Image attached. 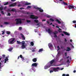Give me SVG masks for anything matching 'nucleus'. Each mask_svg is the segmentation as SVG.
<instances>
[{
  "label": "nucleus",
  "mask_w": 76,
  "mask_h": 76,
  "mask_svg": "<svg viewBox=\"0 0 76 76\" xmlns=\"http://www.w3.org/2000/svg\"><path fill=\"white\" fill-rule=\"evenodd\" d=\"M15 40V38H11L8 41V43L9 44H13L15 42L14 41Z\"/></svg>",
  "instance_id": "f257e3e1"
},
{
  "label": "nucleus",
  "mask_w": 76,
  "mask_h": 76,
  "mask_svg": "<svg viewBox=\"0 0 76 76\" xmlns=\"http://www.w3.org/2000/svg\"><path fill=\"white\" fill-rule=\"evenodd\" d=\"M15 21H16V24L18 25V24H21L22 23V20L20 18L17 19L15 20Z\"/></svg>",
  "instance_id": "f03ea898"
},
{
  "label": "nucleus",
  "mask_w": 76,
  "mask_h": 76,
  "mask_svg": "<svg viewBox=\"0 0 76 76\" xmlns=\"http://www.w3.org/2000/svg\"><path fill=\"white\" fill-rule=\"evenodd\" d=\"M34 8L36 9H37V10H38L40 12H44V10H43L42 9H41V8L37 7L36 6H34Z\"/></svg>",
  "instance_id": "7ed1b4c3"
},
{
  "label": "nucleus",
  "mask_w": 76,
  "mask_h": 76,
  "mask_svg": "<svg viewBox=\"0 0 76 76\" xmlns=\"http://www.w3.org/2000/svg\"><path fill=\"white\" fill-rule=\"evenodd\" d=\"M25 42L24 41H22L21 47L22 49H24V48H26V46H25Z\"/></svg>",
  "instance_id": "20e7f679"
},
{
  "label": "nucleus",
  "mask_w": 76,
  "mask_h": 76,
  "mask_svg": "<svg viewBox=\"0 0 76 76\" xmlns=\"http://www.w3.org/2000/svg\"><path fill=\"white\" fill-rule=\"evenodd\" d=\"M68 7L69 9H74L75 7L76 8V7L75 6H73V5H69L68 6Z\"/></svg>",
  "instance_id": "39448f33"
},
{
  "label": "nucleus",
  "mask_w": 76,
  "mask_h": 76,
  "mask_svg": "<svg viewBox=\"0 0 76 76\" xmlns=\"http://www.w3.org/2000/svg\"><path fill=\"white\" fill-rule=\"evenodd\" d=\"M17 4L16 3H14L12 4H11L9 5V7H14Z\"/></svg>",
  "instance_id": "423d86ee"
},
{
  "label": "nucleus",
  "mask_w": 76,
  "mask_h": 76,
  "mask_svg": "<svg viewBox=\"0 0 76 76\" xmlns=\"http://www.w3.org/2000/svg\"><path fill=\"white\" fill-rule=\"evenodd\" d=\"M58 32L56 31H55V32H53V34L54 35H55L54 37L55 38H57V36L56 34H58Z\"/></svg>",
  "instance_id": "0eeeda50"
},
{
  "label": "nucleus",
  "mask_w": 76,
  "mask_h": 76,
  "mask_svg": "<svg viewBox=\"0 0 76 76\" xmlns=\"http://www.w3.org/2000/svg\"><path fill=\"white\" fill-rule=\"evenodd\" d=\"M60 68L59 67H57L56 68H54L53 69V70L54 72H57L58 71V70Z\"/></svg>",
  "instance_id": "6e6552de"
},
{
  "label": "nucleus",
  "mask_w": 76,
  "mask_h": 76,
  "mask_svg": "<svg viewBox=\"0 0 76 76\" xmlns=\"http://www.w3.org/2000/svg\"><path fill=\"white\" fill-rule=\"evenodd\" d=\"M33 66H34V67H37V63L33 64L31 65V67H33Z\"/></svg>",
  "instance_id": "1a4fd4ad"
},
{
  "label": "nucleus",
  "mask_w": 76,
  "mask_h": 76,
  "mask_svg": "<svg viewBox=\"0 0 76 76\" xmlns=\"http://www.w3.org/2000/svg\"><path fill=\"white\" fill-rule=\"evenodd\" d=\"M63 32L64 34H65V35H68V36H69L70 35V34L66 32L63 31Z\"/></svg>",
  "instance_id": "9d476101"
},
{
  "label": "nucleus",
  "mask_w": 76,
  "mask_h": 76,
  "mask_svg": "<svg viewBox=\"0 0 76 76\" xmlns=\"http://www.w3.org/2000/svg\"><path fill=\"white\" fill-rule=\"evenodd\" d=\"M54 62H55V60L53 59L50 61V63L51 64H52L54 63Z\"/></svg>",
  "instance_id": "9b49d317"
},
{
  "label": "nucleus",
  "mask_w": 76,
  "mask_h": 76,
  "mask_svg": "<svg viewBox=\"0 0 76 76\" xmlns=\"http://www.w3.org/2000/svg\"><path fill=\"white\" fill-rule=\"evenodd\" d=\"M20 35H21V37H22V38H23V40H25V37L24 36V35H23V34H20Z\"/></svg>",
  "instance_id": "f8f14e48"
},
{
  "label": "nucleus",
  "mask_w": 76,
  "mask_h": 76,
  "mask_svg": "<svg viewBox=\"0 0 76 76\" xmlns=\"http://www.w3.org/2000/svg\"><path fill=\"white\" fill-rule=\"evenodd\" d=\"M50 66H51V65H50L49 66H45L44 69H48V68H49V67H50Z\"/></svg>",
  "instance_id": "ddd939ff"
},
{
  "label": "nucleus",
  "mask_w": 76,
  "mask_h": 76,
  "mask_svg": "<svg viewBox=\"0 0 76 76\" xmlns=\"http://www.w3.org/2000/svg\"><path fill=\"white\" fill-rule=\"evenodd\" d=\"M9 60V59H8V56H7L6 57V58L5 59V61L4 62V63H6V61Z\"/></svg>",
  "instance_id": "4468645a"
},
{
  "label": "nucleus",
  "mask_w": 76,
  "mask_h": 76,
  "mask_svg": "<svg viewBox=\"0 0 76 76\" xmlns=\"http://www.w3.org/2000/svg\"><path fill=\"white\" fill-rule=\"evenodd\" d=\"M34 16H35V15H31L30 18L31 19H34Z\"/></svg>",
  "instance_id": "2eb2a0df"
},
{
  "label": "nucleus",
  "mask_w": 76,
  "mask_h": 76,
  "mask_svg": "<svg viewBox=\"0 0 76 76\" xmlns=\"http://www.w3.org/2000/svg\"><path fill=\"white\" fill-rule=\"evenodd\" d=\"M48 46L49 47H53V45L51 43H50L48 44Z\"/></svg>",
  "instance_id": "dca6fc26"
},
{
  "label": "nucleus",
  "mask_w": 76,
  "mask_h": 76,
  "mask_svg": "<svg viewBox=\"0 0 76 76\" xmlns=\"http://www.w3.org/2000/svg\"><path fill=\"white\" fill-rule=\"evenodd\" d=\"M32 61L33 62H36V61H37V58H34L33 59Z\"/></svg>",
  "instance_id": "f3484780"
},
{
  "label": "nucleus",
  "mask_w": 76,
  "mask_h": 76,
  "mask_svg": "<svg viewBox=\"0 0 76 76\" xmlns=\"http://www.w3.org/2000/svg\"><path fill=\"white\" fill-rule=\"evenodd\" d=\"M17 42L18 44H22V42H20L18 41H17Z\"/></svg>",
  "instance_id": "a211bd4d"
},
{
  "label": "nucleus",
  "mask_w": 76,
  "mask_h": 76,
  "mask_svg": "<svg viewBox=\"0 0 76 76\" xmlns=\"http://www.w3.org/2000/svg\"><path fill=\"white\" fill-rule=\"evenodd\" d=\"M56 22H58V23H61V22L59 21V20L58 19H56Z\"/></svg>",
  "instance_id": "6ab92c4d"
},
{
  "label": "nucleus",
  "mask_w": 76,
  "mask_h": 76,
  "mask_svg": "<svg viewBox=\"0 0 76 76\" xmlns=\"http://www.w3.org/2000/svg\"><path fill=\"white\" fill-rule=\"evenodd\" d=\"M67 49H67V50H66V51H70V50H71V49L70 48L67 47Z\"/></svg>",
  "instance_id": "aec40b11"
},
{
  "label": "nucleus",
  "mask_w": 76,
  "mask_h": 76,
  "mask_svg": "<svg viewBox=\"0 0 76 76\" xmlns=\"http://www.w3.org/2000/svg\"><path fill=\"white\" fill-rule=\"evenodd\" d=\"M48 32L49 34H51V31L50 29H48Z\"/></svg>",
  "instance_id": "412c9836"
},
{
  "label": "nucleus",
  "mask_w": 76,
  "mask_h": 76,
  "mask_svg": "<svg viewBox=\"0 0 76 76\" xmlns=\"http://www.w3.org/2000/svg\"><path fill=\"white\" fill-rule=\"evenodd\" d=\"M63 3L64 5H65L66 6H67V5L68 4L67 3H66L64 1L63 2Z\"/></svg>",
  "instance_id": "4be33fe9"
},
{
  "label": "nucleus",
  "mask_w": 76,
  "mask_h": 76,
  "mask_svg": "<svg viewBox=\"0 0 76 76\" xmlns=\"http://www.w3.org/2000/svg\"><path fill=\"white\" fill-rule=\"evenodd\" d=\"M10 23H8V22H4V24H5V25H8V24H10Z\"/></svg>",
  "instance_id": "5701e85b"
},
{
  "label": "nucleus",
  "mask_w": 76,
  "mask_h": 76,
  "mask_svg": "<svg viewBox=\"0 0 76 76\" xmlns=\"http://www.w3.org/2000/svg\"><path fill=\"white\" fill-rule=\"evenodd\" d=\"M12 50H13V48H11L8 49V50L9 51H12Z\"/></svg>",
  "instance_id": "b1692460"
},
{
  "label": "nucleus",
  "mask_w": 76,
  "mask_h": 76,
  "mask_svg": "<svg viewBox=\"0 0 76 76\" xmlns=\"http://www.w3.org/2000/svg\"><path fill=\"white\" fill-rule=\"evenodd\" d=\"M11 11L12 12H15V11H16V9H15V8L12 9L11 10Z\"/></svg>",
  "instance_id": "393cba45"
},
{
  "label": "nucleus",
  "mask_w": 76,
  "mask_h": 76,
  "mask_svg": "<svg viewBox=\"0 0 76 76\" xmlns=\"http://www.w3.org/2000/svg\"><path fill=\"white\" fill-rule=\"evenodd\" d=\"M31 44L32 46H34V43L33 42H31Z\"/></svg>",
  "instance_id": "a878e982"
},
{
  "label": "nucleus",
  "mask_w": 76,
  "mask_h": 76,
  "mask_svg": "<svg viewBox=\"0 0 76 76\" xmlns=\"http://www.w3.org/2000/svg\"><path fill=\"white\" fill-rule=\"evenodd\" d=\"M6 34L8 35H9L10 34V32L9 31H7Z\"/></svg>",
  "instance_id": "bb28decb"
},
{
  "label": "nucleus",
  "mask_w": 76,
  "mask_h": 76,
  "mask_svg": "<svg viewBox=\"0 0 76 76\" xmlns=\"http://www.w3.org/2000/svg\"><path fill=\"white\" fill-rule=\"evenodd\" d=\"M25 4V5H30V4H31V3H27Z\"/></svg>",
  "instance_id": "cd10ccee"
},
{
  "label": "nucleus",
  "mask_w": 76,
  "mask_h": 76,
  "mask_svg": "<svg viewBox=\"0 0 76 76\" xmlns=\"http://www.w3.org/2000/svg\"><path fill=\"white\" fill-rule=\"evenodd\" d=\"M43 50V49H40L39 50V52H41V51H42Z\"/></svg>",
  "instance_id": "c85d7f7f"
},
{
  "label": "nucleus",
  "mask_w": 76,
  "mask_h": 76,
  "mask_svg": "<svg viewBox=\"0 0 76 76\" xmlns=\"http://www.w3.org/2000/svg\"><path fill=\"white\" fill-rule=\"evenodd\" d=\"M34 21L36 22V23H38V20H35Z\"/></svg>",
  "instance_id": "c756f323"
},
{
  "label": "nucleus",
  "mask_w": 76,
  "mask_h": 76,
  "mask_svg": "<svg viewBox=\"0 0 76 76\" xmlns=\"http://www.w3.org/2000/svg\"><path fill=\"white\" fill-rule=\"evenodd\" d=\"M9 4V2H5V3L4 4V5L5 6H6L7 5Z\"/></svg>",
  "instance_id": "7c9ffc66"
},
{
  "label": "nucleus",
  "mask_w": 76,
  "mask_h": 76,
  "mask_svg": "<svg viewBox=\"0 0 76 76\" xmlns=\"http://www.w3.org/2000/svg\"><path fill=\"white\" fill-rule=\"evenodd\" d=\"M38 19V17L37 16H35L34 17V19Z\"/></svg>",
  "instance_id": "2f4dec72"
},
{
  "label": "nucleus",
  "mask_w": 76,
  "mask_h": 76,
  "mask_svg": "<svg viewBox=\"0 0 76 76\" xmlns=\"http://www.w3.org/2000/svg\"><path fill=\"white\" fill-rule=\"evenodd\" d=\"M1 14L2 15H5V14L4 13V12H3V11H1Z\"/></svg>",
  "instance_id": "473e14b6"
},
{
  "label": "nucleus",
  "mask_w": 76,
  "mask_h": 76,
  "mask_svg": "<svg viewBox=\"0 0 76 76\" xmlns=\"http://www.w3.org/2000/svg\"><path fill=\"white\" fill-rule=\"evenodd\" d=\"M50 20H51V21H52V22H54V20H53V18H50Z\"/></svg>",
  "instance_id": "72a5a7b5"
},
{
  "label": "nucleus",
  "mask_w": 76,
  "mask_h": 76,
  "mask_svg": "<svg viewBox=\"0 0 76 76\" xmlns=\"http://www.w3.org/2000/svg\"><path fill=\"white\" fill-rule=\"evenodd\" d=\"M3 9V7H0V10H2Z\"/></svg>",
  "instance_id": "f704fd0d"
},
{
  "label": "nucleus",
  "mask_w": 76,
  "mask_h": 76,
  "mask_svg": "<svg viewBox=\"0 0 76 76\" xmlns=\"http://www.w3.org/2000/svg\"><path fill=\"white\" fill-rule=\"evenodd\" d=\"M27 9H30V8H31V6H28L27 7Z\"/></svg>",
  "instance_id": "c9c22d12"
},
{
  "label": "nucleus",
  "mask_w": 76,
  "mask_h": 76,
  "mask_svg": "<svg viewBox=\"0 0 76 76\" xmlns=\"http://www.w3.org/2000/svg\"><path fill=\"white\" fill-rule=\"evenodd\" d=\"M20 57L21 58H23V57H22V55H20Z\"/></svg>",
  "instance_id": "e433bc0d"
},
{
  "label": "nucleus",
  "mask_w": 76,
  "mask_h": 76,
  "mask_svg": "<svg viewBox=\"0 0 76 76\" xmlns=\"http://www.w3.org/2000/svg\"><path fill=\"white\" fill-rule=\"evenodd\" d=\"M1 32H2V34L4 35V31H2Z\"/></svg>",
  "instance_id": "4c0bfd02"
},
{
  "label": "nucleus",
  "mask_w": 76,
  "mask_h": 76,
  "mask_svg": "<svg viewBox=\"0 0 76 76\" xmlns=\"http://www.w3.org/2000/svg\"><path fill=\"white\" fill-rule=\"evenodd\" d=\"M11 14H10V13L8 12V16H11Z\"/></svg>",
  "instance_id": "58836bf2"
},
{
  "label": "nucleus",
  "mask_w": 76,
  "mask_h": 76,
  "mask_svg": "<svg viewBox=\"0 0 76 76\" xmlns=\"http://www.w3.org/2000/svg\"><path fill=\"white\" fill-rule=\"evenodd\" d=\"M72 22L74 23H76V21L75 20H73L72 21Z\"/></svg>",
  "instance_id": "ea45409f"
},
{
  "label": "nucleus",
  "mask_w": 76,
  "mask_h": 76,
  "mask_svg": "<svg viewBox=\"0 0 76 76\" xmlns=\"http://www.w3.org/2000/svg\"><path fill=\"white\" fill-rule=\"evenodd\" d=\"M27 22L28 23H30V22H31V21L29 20H27Z\"/></svg>",
  "instance_id": "a19ab883"
},
{
  "label": "nucleus",
  "mask_w": 76,
  "mask_h": 76,
  "mask_svg": "<svg viewBox=\"0 0 76 76\" xmlns=\"http://www.w3.org/2000/svg\"><path fill=\"white\" fill-rule=\"evenodd\" d=\"M11 1L12 2H15L16 0H11Z\"/></svg>",
  "instance_id": "79ce46f5"
},
{
  "label": "nucleus",
  "mask_w": 76,
  "mask_h": 76,
  "mask_svg": "<svg viewBox=\"0 0 76 76\" xmlns=\"http://www.w3.org/2000/svg\"><path fill=\"white\" fill-rule=\"evenodd\" d=\"M20 10H22V9H24V8L23 7L20 8Z\"/></svg>",
  "instance_id": "37998d69"
},
{
  "label": "nucleus",
  "mask_w": 76,
  "mask_h": 76,
  "mask_svg": "<svg viewBox=\"0 0 76 76\" xmlns=\"http://www.w3.org/2000/svg\"><path fill=\"white\" fill-rule=\"evenodd\" d=\"M2 56L3 58H5V55H2Z\"/></svg>",
  "instance_id": "c03bdc74"
},
{
  "label": "nucleus",
  "mask_w": 76,
  "mask_h": 76,
  "mask_svg": "<svg viewBox=\"0 0 76 76\" xmlns=\"http://www.w3.org/2000/svg\"><path fill=\"white\" fill-rule=\"evenodd\" d=\"M19 30H22V27H19Z\"/></svg>",
  "instance_id": "a18cd8bd"
},
{
  "label": "nucleus",
  "mask_w": 76,
  "mask_h": 76,
  "mask_svg": "<svg viewBox=\"0 0 76 76\" xmlns=\"http://www.w3.org/2000/svg\"><path fill=\"white\" fill-rule=\"evenodd\" d=\"M65 55L66 56H67V52H65Z\"/></svg>",
  "instance_id": "49530a36"
},
{
  "label": "nucleus",
  "mask_w": 76,
  "mask_h": 76,
  "mask_svg": "<svg viewBox=\"0 0 76 76\" xmlns=\"http://www.w3.org/2000/svg\"><path fill=\"white\" fill-rule=\"evenodd\" d=\"M7 11L8 12H11V10H10V9H8L7 10Z\"/></svg>",
  "instance_id": "de8ad7c7"
},
{
  "label": "nucleus",
  "mask_w": 76,
  "mask_h": 76,
  "mask_svg": "<svg viewBox=\"0 0 76 76\" xmlns=\"http://www.w3.org/2000/svg\"><path fill=\"white\" fill-rule=\"evenodd\" d=\"M21 5L20 4H19L18 5V7H20V6H21Z\"/></svg>",
  "instance_id": "09e8293b"
},
{
  "label": "nucleus",
  "mask_w": 76,
  "mask_h": 76,
  "mask_svg": "<svg viewBox=\"0 0 76 76\" xmlns=\"http://www.w3.org/2000/svg\"><path fill=\"white\" fill-rule=\"evenodd\" d=\"M47 17L48 18H50V15H48L47 16Z\"/></svg>",
  "instance_id": "8fccbe9b"
},
{
  "label": "nucleus",
  "mask_w": 76,
  "mask_h": 76,
  "mask_svg": "<svg viewBox=\"0 0 76 76\" xmlns=\"http://www.w3.org/2000/svg\"><path fill=\"white\" fill-rule=\"evenodd\" d=\"M65 42H67V39H66L65 38Z\"/></svg>",
  "instance_id": "3c124183"
},
{
  "label": "nucleus",
  "mask_w": 76,
  "mask_h": 76,
  "mask_svg": "<svg viewBox=\"0 0 76 76\" xmlns=\"http://www.w3.org/2000/svg\"><path fill=\"white\" fill-rule=\"evenodd\" d=\"M46 20H45V19H43V20H42V21L44 22V21H45Z\"/></svg>",
  "instance_id": "603ef678"
},
{
  "label": "nucleus",
  "mask_w": 76,
  "mask_h": 76,
  "mask_svg": "<svg viewBox=\"0 0 76 76\" xmlns=\"http://www.w3.org/2000/svg\"><path fill=\"white\" fill-rule=\"evenodd\" d=\"M67 63H69V59H68V60L67 61Z\"/></svg>",
  "instance_id": "864d4df0"
},
{
  "label": "nucleus",
  "mask_w": 76,
  "mask_h": 76,
  "mask_svg": "<svg viewBox=\"0 0 76 76\" xmlns=\"http://www.w3.org/2000/svg\"><path fill=\"white\" fill-rule=\"evenodd\" d=\"M52 72H53V70L50 71V73H51Z\"/></svg>",
  "instance_id": "5fc2aeb1"
},
{
  "label": "nucleus",
  "mask_w": 76,
  "mask_h": 76,
  "mask_svg": "<svg viewBox=\"0 0 76 76\" xmlns=\"http://www.w3.org/2000/svg\"><path fill=\"white\" fill-rule=\"evenodd\" d=\"M62 76H66V75L64 74H63L62 75Z\"/></svg>",
  "instance_id": "6e6d98bb"
},
{
  "label": "nucleus",
  "mask_w": 76,
  "mask_h": 76,
  "mask_svg": "<svg viewBox=\"0 0 76 76\" xmlns=\"http://www.w3.org/2000/svg\"><path fill=\"white\" fill-rule=\"evenodd\" d=\"M56 28H59V26H56Z\"/></svg>",
  "instance_id": "4d7b16f0"
},
{
  "label": "nucleus",
  "mask_w": 76,
  "mask_h": 76,
  "mask_svg": "<svg viewBox=\"0 0 76 76\" xmlns=\"http://www.w3.org/2000/svg\"><path fill=\"white\" fill-rule=\"evenodd\" d=\"M32 52H35V51L34 50H32Z\"/></svg>",
  "instance_id": "13d9d810"
},
{
  "label": "nucleus",
  "mask_w": 76,
  "mask_h": 76,
  "mask_svg": "<svg viewBox=\"0 0 76 76\" xmlns=\"http://www.w3.org/2000/svg\"><path fill=\"white\" fill-rule=\"evenodd\" d=\"M66 76H69V74H66Z\"/></svg>",
  "instance_id": "bf43d9fd"
},
{
  "label": "nucleus",
  "mask_w": 76,
  "mask_h": 76,
  "mask_svg": "<svg viewBox=\"0 0 76 76\" xmlns=\"http://www.w3.org/2000/svg\"><path fill=\"white\" fill-rule=\"evenodd\" d=\"M57 48H58V49L60 48V47H59V46H57Z\"/></svg>",
  "instance_id": "052dcab7"
},
{
  "label": "nucleus",
  "mask_w": 76,
  "mask_h": 76,
  "mask_svg": "<svg viewBox=\"0 0 76 76\" xmlns=\"http://www.w3.org/2000/svg\"><path fill=\"white\" fill-rule=\"evenodd\" d=\"M34 31V32H37V30L35 29Z\"/></svg>",
  "instance_id": "680f3d73"
},
{
  "label": "nucleus",
  "mask_w": 76,
  "mask_h": 76,
  "mask_svg": "<svg viewBox=\"0 0 76 76\" xmlns=\"http://www.w3.org/2000/svg\"><path fill=\"white\" fill-rule=\"evenodd\" d=\"M76 70H74L73 71L74 73H76Z\"/></svg>",
  "instance_id": "e2e57ef3"
},
{
  "label": "nucleus",
  "mask_w": 76,
  "mask_h": 76,
  "mask_svg": "<svg viewBox=\"0 0 76 76\" xmlns=\"http://www.w3.org/2000/svg\"><path fill=\"white\" fill-rule=\"evenodd\" d=\"M61 35L63 37V36H64V34H61Z\"/></svg>",
  "instance_id": "0e129e2a"
},
{
  "label": "nucleus",
  "mask_w": 76,
  "mask_h": 76,
  "mask_svg": "<svg viewBox=\"0 0 76 76\" xmlns=\"http://www.w3.org/2000/svg\"><path fill=\"white\" fill-rule=\"evenodd\" d=\"M70 42H72V39H70Z\"/></svg>",
  "instance_id": "69168bd1"
},
{
  "label": "nucleus",
  "mask_w": 76,
  "mask_h": 76,
  "mask_svg": "<svg viewBox=\"0 0 76 76\" xmlns=\"http://www.w3.org/2000/svg\"><path fill=\"white\" fill-rule=\"evenodd\" d=\"M72 48H74V46H73V45H72Z\"/></svg>",
  "instance_id": "338daca9"
},
{
  "label": "nucleus",
  "mask_w": 76,
  "mask_h": 76,
  "mask_svg": "<svg viewBox=\"0 0 76 76\" xmlns=\"http://www.w3.org/2000/svg\"><path fill=\"white\" fill-rule=\"evenodd\" d=\"M60 50V48L58 49L57 50V51H58V50Z\"/></svg>",
  "instance_id": "774afa93"
}]
</instances>
